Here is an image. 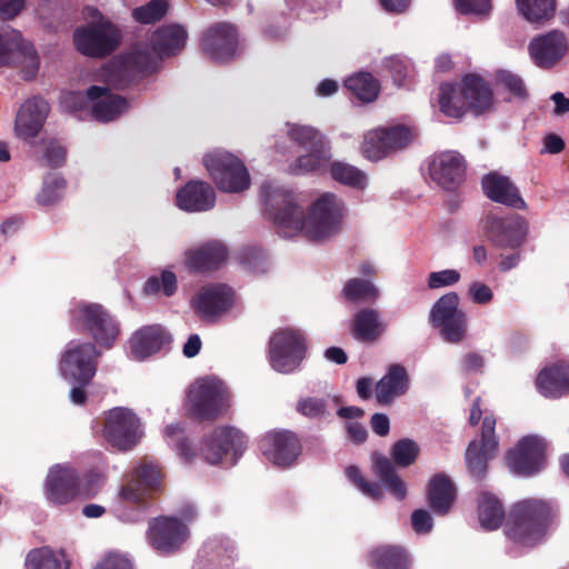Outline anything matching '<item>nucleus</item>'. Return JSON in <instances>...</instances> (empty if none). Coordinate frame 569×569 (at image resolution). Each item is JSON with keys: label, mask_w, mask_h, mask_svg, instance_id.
<instances>
[{"label": "nucleus", "mask_w": 569, "mask_h": 569, "mask_svg": "<svg viewBox=\"0 0 569 569\" xmlns=\"http://www.w3.org/2000/svg\"><path fill=\"white\" fill-rule=\"evenodd\" d=\"M478 518L488 531L498 529L505 520V533L513 543L533 548L542 543L560 522L556 502L540 498H526L511 505L508 513L498 497L482 491L478 499Z\"/></svg>", "instance_id": "f257e3e1"}, {"label": "nucleus", "mask_w": 569, "mask_h": 569, "mask_svg": "<svg viewBox=\"0 0 569 569\" xmlns=\"http://www.w3.org/2000/svg\"><path fill=\"white\" fill-rule=\"evenodd\" d=\"M266 216L284 234L303 233L310 241H322L339 232L343 204L333 193H325L311 206L308 216L292 192L264 183L261 187Z\"/></svg>", "instance_id": "f03ea898"}, {"label": "nucleus", "mask_w": 569, "mask_h": 569, "mask_svg": "<svg viewBox=\"0 0 569 569\" xmlns=\"http://www.w3.org/2000/svg\"><path fill=\"white\" fill-rule=\"evenodd\" d=\"M101 481V476L94 470L81 476L71 466L56 465L46 479V498L54 506L68 505L77 499H90L99 492Z\"/></svg>", "instance_id": "7ed1b4c3"}, {"label": "nucleus", "mask_w": 569, "mask_h": 569, "mask_svg": "<svg viewBox=\"0 0 569 569\" xmlns=\"http://www.w3.org/2000/svg\"><path fill=\"white\" fill-rule=\"evenodd\" d=\"M186 403L190 417L199 421H213L229 408V392L219 378L201 377L189 387Z\"/></svg>", "instance_id": "20e7f679"}, {"label": "nucleus", "mask_w": 569, "mask_h": 569, "mask_svg": "<svg viewBox=\"0 0 569 569\" xmlns=\"http://www.w3.org/2000/svg\"><path fill=\"white\" fill-rule=\"evenodd\" d=\"M72 327L80 333L89 335L97 346L112 348L120 326L109 310L100 303L79 302L70 313Z\"/></svg>", "instance_id": "39448f33"}, {"label": "nucleus", "mask_w": 569, "mask_h": 569, "mask_svg": "<svg viewBox=\"0 0 569 569\" xmlns=\"http://www.w3.org/2000/svg\"><path fill=\"white\" fill-rule=\"evenodd\" d=\"M181 518L161 516L149 521L147 532L149 543L161 553H172L181 548L189 537V528L184 523L196 518V510L187 506L180 511Z\"/></svg>", "instance_id": "423d86ee"}, {"label": "nucleus", "mask_w": 569, "mask_h": 569, "mask_svg": "<svg viewBox=\"0 0 569 569\" xmlns=\"http://www.w3.org/2000/svg\"><path fill=\"white\" fill-rule=\"evenodd\" d=\"M101 351L94 342L70 341L60 359L61 375L81 386H88L96 376Z\"/></svg>", "instance_id": "0eeeda50"}, {"label": "nucleus", "mask_w": 569, "mask_h": 569, "mask_svg": "<svg viewBox=\"0 0 569 569\" xmlns=\"http://www.w3.org/2000/svg\"><path fill=\"white\" fill-rule=\"evenodd\" d=\"M203 164L219 190L238 193L250 187L243 161L230 152L217 151L203 157Z\"/></svg>", "instance_id": "6e6552de"}, {"label": "nucleus", "mask_w": 569, "mask_h": 569, "mask_svg": "<svg viewBox=\"0 0 569 569\" xmlns=\"http://www.w3.org/2000/svg\"><path fill=\"white\" fill-rule=\"evenodd\" d=\"M418 138L415 124H395L369 131L362 142V154L369 160H380L391 152L400 151Z\"/></svg>", "instance_id": "1a4fd4ad"}, {"label": "nucleus", "mask_w": 569, "mask_h": 569, "mask_svg": "<svg viewBox=\"0 0 569 569\" xmlns=\"http://www.w3.org/2000/svg\"><path fill=\"white\" fill-rule=\"evenodd\" d=\"M460 298L451 291L441 296L431 307L429 322L440 330L446 342L460 343L467 335V315L459 309Z\"/></svg>", "instance_id": "9d476101"}, {"label": "nucleus", "mask_w": 569, "mask_h": 569, "mask_svg": "<svg viewBox=\"0 0 569 569\" xmlns=\"http://www.w3.org/2000/svg\"><path fill=\"white\" fill-rule=\"evenodd\" d=\"M306 339L299 330L280 329L270 338V366L280 373L287 375L297 370L306 358Z\"/></svg>", "instance_id": "9b49d317"}, {"label": "nucleus", "mask_w": 569, "mask_h": 569, "mask_svg": "<svg viewBox=\"0 0 569 569\" xmlns=\"http://www.w3.org/2000/svg\"><path fill=\"white\" fill-rule=\"evenodd\" d=\"M157 58L148 50H132L113 59L106 68V79L118 89L153 73Z\"/></svg>", "instance_id": "f8f14e48"}, {"label": "nucleus", "mask_w": 569, "mask_h": 569, "mask_svg": "<svg viewBox=\"0 0 569 569\" xmlns=\"http://www.w3.org/2000/svg\"><path fill=\"white\" fill-rule=\"evenodd\" d=\"M162 483V472L158 465L144 462L132 471L130 479L119 492L121 503L137 506L139 509L147 507L152 493L158 491Z\"/></svg>", "instance_id": "ddd939ff"}, {"label": "nucleus", "mask_w": 569, "mask_h": 569, "mask_svg": "<svg viewBox=\"0 0 569 569\" xmlns=\"http://www.w3.org/2000/svg\"><path fill=\"white\" fill-rule=\"evenodd\" d=\"M77 50L88 57H107L119 43V32L110 21L77 28L73 33Z\"/></svg>", "instance_id": "4468645a"}, {"label": "nucleus", "mask_w": 569, "mask_h": 569, "mask_svg": "<svg viewBox=\"0 0 569 569\" xmlns=\"http://www.w3.org/2000/svg\"><path fill=\"white\" fill-rule=\"evenodd\" d=\"M483 229L495 247L517 250L527 239L528 222L516 213L506 217L489 214L485 219Z\"/></svg>", "instance_id": "2eb2a0df"}, {"label": "nucleus", "mask_w": 569, "mask_h": 569, "mask_svg": "<svg viewBox=\"0 0 569 569\" xmlns=\"http://www.w3.org/2000/svg\"><path fill=\"white\" fill-rule=\"evenodd\" d=\"M139 419L127 408H113L106 413L102 435L119 451L132 449L139 441Z\"/></svg>", "instance_id": "dca6fc26"}, {"label": "nucleus", "mask_w": 569, "mask_h": 569, "mask_svg": "<svg viewBox=\"0 0 569 569\" xmlns=\"http://www.w3.org/2000/svg\"><path fill=\"white\" fill-rule=\"evenodd\" d=\"M246 447L247 438L240 430L229 426H220L214 428L209 436L203 437L199 455L208 463L216 465L230 452L234 457L241 455Z\"/></svg>", "instance_id": "f3484780"}, {"label": "nucleus", "mask_w": 569, "mask_h": 569, "mask_svg": "<svg viewBox=\"0 0 569 569\" xmlns=\"http://www.w3.org/2000/svg\"><path fill=\"white\" fill-rule=\"evenodd\" d=\"M546 441L538 436H526L508 452V467L516 475L531 477L546 463Z\"/></svg>", "instance_id": "a211bd4d"}, {"label": "nucleus", "mask_w": 569, "mask_h": 569, "mask_svg": "<svg viewBox=\"0 0 569 569\" xmlns=\"http://www.w3.org/2000/svg\"><path fill=\"white\" fill-rule=\"evenodd\" d=\"M496 419L486 416L481 426V440H472L466 450L465 459L469 473L477 480H482L487 472L488 460L491 459L498 448L496 436Z\"/></svg>", "instance_id": "6ab92c4d"}, {"label": "nucleus", "mask_w": 569, "mask_h": 569, "mask_svg": "<svg viewBox=\"0 0 569 569\" xmlns=\"http://www.w3.org/2000/svg\"><path fill=\"white\" fill-rule=\"evenodd\" d=\"M234 301V291L227 284L214 283L202 287L192 298L191 306L203 321H216L229 311Z\"/></svg>", "instance_id": "aec40b11"}, {"label": "nucleus", "mask_w": 569, "mask_h": 569, "mask_svg": "<svg viewBox=\"0 0 569 569\" xmlns=\"http://www.w3.org/2000/svg\"><path fill=\"white\" fill-rule=\"evenodd\" d=\"M259 449L271 463L289 467L300 455L301 442L292 431L273 430L259 440Z\"/></svg>", "instance_id": "412c9836"}, {"label": "nucleus", "mask_w": 569, "mask_h": 569, "mask_svg": "<svg viewBox=\"0 0 569 569\" xmlns=\"http://www.w3.org/2000/svg\"><path fill=\"white\" fill-rule=\"evenodd\" d=\"M200 46L202 51L214 61H230L238 48V31L228 22L211 24L202 34Z\"/></svg>", "instance_id": "4be33fe9"}, {"label": "nucleus", "mask_w": 569, "mask_h": 569, "mask_svg": "<svg viewBox=\"0 0 569 569\" xmlns=\"http://www.w3.org/2000/svg\"><path fill=\"white\" fill-rule=\"evenodd\" d=\"M20 59L30 67L29 78H32L39 68V57L34 47L17 30L0 31V67L9 66Z\"/></svg>", "instance_id": "5701e85b"}, {"label": "nucleus", "mask_w": 569, "mask_h": 569, "mask_svg": "<svg viewBox=\"0 0 569 569\" xmlns=\"http://www.w3.org/2000/svg\"><path fill=\"white\" fill-rule=\"evenodd\" d=\"M228 248L219 240H210L186 252V267L191 273L219 270L228 259Z\"/></svg>", "instance_id": "b1692460"}, {"label": "nucleus", "mask_w": 569, "mask_h": 569, "mask_svg": "<svg viewBox=\"0 0 569 569\" xmlns=\"http://www.w3.org/2000/svg\"><path fill=\"white\" fill-rule=\"evenodd\" d=\"M567 38L560 30H551L546 34L535 37L529 44L533 62L543 69H550L566 54Z\"/></svg>", "instance_id": "393cba45"}, {"label": "nucleus", "mask_w": 569, "mask_h": 569, "mask_svg": "<svg viewBox=\"0 0 569 569\" xmlns=\"http://www.w3.org/2000/svg\"><path fill=\"white\" fill-rule=\"evenodd\" d=\"M466 162L457 151H446L436 156L430 163V176L446 190H455L465 180Z\"/></svg>", "instance_id": "a878e982"}, {"label": "nucleus", "mask_w": 569, "mask_h": 569, "mask_svg": "<svg viewBox=\"0 0 569 569\" xmlns=\"http://www.w3.org/2000/svg\"><path fill=\"white\" fill-rule=\"evenodd\" d=\"M49 113V104L41 98L26 100L14 120L16 137L22 140L36 138L41 131Z\"/></svg>", "instance_id": "bb28decb"}, {"label": "nucleus", "mask_w": 569, "mask_h": 569, "mask_svg": "<svg viewBox=\"0 0 569 569\" xmlns=\"http://www.w3.org/2000/svg\"><path fill=\"white\" fill-rule=\"evenodd\" d=\"M481 187L486 197L493 202L515 209L526 208L518 187L507 176L496 171L489 172L482 177Z\"/></svg>", "instance_id": "cd10ccee"}, {"label": "nucleus", "mask_w": 569, "mask_h": 569, "mask_svg": "<svg viewBox=\"0 0 569 569\" xmlns=\"http://www.w3.org/2000/svg\"><path fill=\"white\" fill-rule=\"evenodd\" d=\"M170 342L171 336L162 326L150 325L141 327L131 336L129 347L136 360H144Z\"/></svg>", "instance_id": "c85d7f7f"}, {"label": "nucleus", "mask_w": 569, "mask_h": 569, "mask_svg": "<svg viewBox=\"0 0 569 569\" xmlns=\"http://www.w3.org/2000/svg\"><path fill=\"white\" fill-rule=\"evenodd\" d=\"M176 203L187 212L208 211L216 204V192L208 182L190 180L178 190Z\"/></svg>", "instance_id": "c756f323"}, {"label": "nucleus", "mask_w": 569, "mask_h": 569, "mask_svg": "<svg viewBox=\"0 0 569 569\" xmlns=\"http://www.w3.org/2000/svg\"><path fill=\"white\" fill-rule=\"evenodd\" d=\"M457 499L453 481L443 472L433 475L427 485L426 500L428 507L437 516L448 515Z\"/></svg>", "instance_id": "7c9ffc66"}, {"label": "nucleus", "mask_w": 569, "mask_h": 569, "mask_svg": "<svg viewBox=\"0 0 569 569\" xmlns=\"http://www.w3.org/2000/svg\"><path fill=\"white\" fill-rule=\"evenodd\" d=\"M87 97L92 102L91 116L97 121H112L127 107V100L119 94H112L108 87L91 86L87 89Z\"/></svg>", "instance_id": "2f4dec72"}, {"label": "nucleus", "mask_w": 569, "mask_h": 569, "mask_svg": "<svg viewBox=\"0 0 569 569\" xmlns=\"http://www.w3.org/2000/svg\"><path fill=\"white\" fill-rule=\"evenodd\" d=\"M469 110L473 116L489 112L495 102L493 92L489 83L476 73H467L460 80Z\"/></svg>", "instance_id": "473e14b6"}, {"label": "nucleus", "mask_w": 569, "mask_h": 569, "mask_svg": "<svg viewBox=\"0 0 569 569\" xmlns=\"http://www.w3.org/2000/svg\"><path fill=\"white\" fill-rule=\"evenodd\" d=\"M410 385L407 369L400 363L389 366L386 375L376 383V399L381 406H389L403 396Z\"/></svg>", "instance_id": "72a5a7b5"}, {"label": "nucleus", "mask_w": 569, "mask_h": 569, "mask_svg": "<svg viewBox=\"0 0 569 569\" xmlns=\"http://www.w3.org/2000/svg\"><path fill=\"white\" fill-rule=\"evenodd\" d=\"M187 30L180 24H166L159 27L151 36L152 50L160 58L179 54L187 42Z\"/></svg>", "instance_id": "f704fd0d"}, {"label": "nucleus", "mask_w": 569, "mask_h": 569, "mask_svg": "<svg viewBox=\"0 0 569 569\" xmlns=\"http://www.w3.org/2000/svg\"><path fill=\"white\" fill-rule=\"evenodd\" d=\"M387 329L380 312L372 308L360 309L352 318L350 331L352 337L366 343L376 342Z\"/></svg>", "instance_id": "c9c22d12"}, {"label": "nucleus", "mask_w": 569, "mask_h": 569, "mask_svg": "<svg viewBox=\"0 0 569 569\" xmlns=\"http://www.w3.org/2000/svg\"><path fill=\"white\" fill-rule=\"evenodd\" d=\"M536 383L546 397H559L569 392V365L559 361L542 369L537 376Z\"/></svg>", "instance_id": "e433bc0d"}, {"label": "nucleus", "mask_w": 569, "mask_h": 569, "mask_svg": "<svg viewBox=\"0 0 569 569\" xmlns=\"http://www.w3.org/2000/svg\"><path fill=\"white\" fill-rule=\"evenodd\" d=\"M368 562L373 569H410L407 550L397 545H381L368 553Z\"/></svg>", "instance_id": "4c0bfd02"}, {"label": "nucleus", "mask_w": 569, "mask_h": 569, "mask_svg": "<svg viewBox=\"0 0 569 569\" xmlns=\"http://www.w3.org/2000/svg\"><path fill=\"white\" fill-rule=\"evenodd\" d=\"M438 103L440 111L450 118L461 119L470 112L460 82L441 83L439 87Z\"/></svg>", "instance_id": "58836bf2"}, {"label": "nucleus", "mask_w": 569, "mask_h": 569, "mask_svg": "<svg viewBox=\"0 0 569 569\" xmlns=\"http://www.w3.org/2000/svg\"><path fill=\"white\" fill-rule=\"evenodd\" d=\"M373 472L395 498L398 500L406 498V485L397 475L392 462L387 457L382 455H376L373 457Z\"/></svg>", "instance_id": "ea45409f"}, {"label": "nucleus", "mask_w": 569, "mask_h": 569, "mask_svg": "<svg viewBox=\"0 0 569 569\" xmlns=\"http://www.w3.org/2000/svg\"><path fill=\"white\" fill-rule=\"evenodd\" d=\"M345 86L362 102L376 100L380 91L379 81L369 72H359L349 77Z\"/></svg>", "instance_id": "a19ab883"}, {"label": "nucleus", "mask_w": 569, "mask_h": 569, "mask_svg": "<svg viewBox=\"0 0 569 569\" xmlns=\"http://www.w3.org/2000/svg\"><path fill=\"white\" fill-rule=\"evenodd\" d=\"M330 153L327 147L308 150L307 154L300 156L290 164V172L303 174L315 171H322L330 161Z\"/></svg>", "instance_id": "79ce46f5"}, {"label": "nucleus", "mask_w": 569, "mask_h": 569, "mask_svg": "<svg viewBox=\"0 0 569 569\" xmlns=\"http://www.w3.org/2000/svg\"><path fill=\"white\" fill-rule=\"evenodd\" d=\"M522 17L532 23H542L555 16V0H516Z\"/></svg>", "instance_id": "37998d69"}, {"label": "nucleus", "mask_w": 569, "mask_h": 569, "mask_svg": "<svg viewBox=\"0 0 569 569\" xmlns=\"http://www.w3.org/2000/svg\"><path fill=\"white\" fill-rule=\"evenodd\" d=\"M62 558L49 547L36 548L27 553L24 569H69Z\"/></svg>", "instance_id": "c03bdc74"}, {"label": "nucleus", "mask_w": 569, "mask_h": 569, "mask_svg": "<svg viewBox=\"0 0 569 569\" xmlns=\"http://www.w3.org/2000/svg\"><path fill=\"white\" fill-rule=\"evenodd\" d=\"M341 295L350 302H373L379 297V290L369 280L352 278L346 282Z\"/></svg>", "instance_id": "a18cd8bd"}, {"label": "nucleus", "mask_w": 569, "mask_h": 569, "mask_svg": "<svg viewBox=\"0 0 569 569\" xmlns=\"http://www.w3.org/2000/svg\"><path fill=\"white\" fill-rule=\"evenodd\" d=\"M331 178L342 184L362 189L366 186L365 173L355 166L342 161H333L329 166Z\"/></svg>", "instance_id": "49530a36"}, {"label": "nucleus", "mask_w": 569, "mask_h": 569, "mask_svg": "<svg viewBox=\"0 0 569 569\" xmlns=\"http://www.w3.org/2000/svg\"><path fill=\"white\" fill-rule=\"evenodd\" d=\"M169 10L168 0H150L132 10V18L141 24H153L166 17Z\"/></svg>", "instance_id": "de8ad7c7"}, {"label": "nucleus", "mask_w": 569, "mask_h": 569, "mask_svg": "<svg viewBox=\"0 0 569 569\" xmlns=\"http://www.w3.org/2000/svg\"><path fill=\"white\" fill-rule=\"evenodd\" d=\"M289 138L306 150L327 147L323 136L309 126L295 124L289 129Z\"/></svg>", "instance_id": "09e8293b"}, {"label": "nucleus", "mask_w": 569, "mask_h": 569, "mask_svg": "<svg viewBox=\"0 0 569 569\" xmlns=\"http://www.w3.org/2000/svg\"><path fill=\"white\" fill-rule=\"evenodd\" d=\"M66 180L59 174H48L44 178L41 191L37 194V202L41 206H52L62 197L66 189Z\"/></svg>", "instance_id": "8fccbe9b"}, {"label": "nucleus", "mask_w": 569, "mask_h": 569, "mask_svg": "<svg viewBox=\"0 0 569 569\" xmlns=\"http://www.w3.org/2000/svg\"><path fill=\"white\" fill-rule=\"evenodd\" d=\"M383 66L398 87L407 84V82H409L412 78V64L410 60L405 57H388L385 59Z\"/></svg>", "instance_id": "3c124183"}, {"label": "nucleus", "mask_w": 569, "mask_h": 569, "mask_svg": "<svg viewBox=\"0 0 569 569\" xmlns=\"http://www.w3.org/2000/svg\"><path fill=\"white\" fill-rule=\"evenodd\" d=\"M177 289V277L172 271L169 270L162 271L160 278L150 277L143 286V291L147 295H156L162 291L166 297H171L174 295Z\"/></svg>", "instance_id": "603ef678"}, {"label": "nucleus", "mask_w": 569, "mask_h": 569, "mask_svg": "<svg viewBox=\"0 0 569 569\" xmlns=\"http://www.w3.org/2000/svg\"><path fill=\"white\" fill-rule=\"evenodd\" d=\"M418 445L408 438L396 441L391 449V456L395 463L403 468L411 466L418 458Z\"/></svg>", "instance_id": "864d4df0"}, {"label": "nucleus", "mask_w": 569, "mask_h": 569, "mask_svg": "<svg viewBox=\"0 0 569 569\" xmlns=\"http://www.w3.org/2000/svg\"><path fill=\"white\" fill-rule=\"evenodd\" d=\"M346 476L362 493L378 500L382 497V488L377 482L367 481L357 466L346 468Z\"/></svg>", "instance_id": "5fc2aeb1"}, {"label": "nucleus", "mask_w": 569, "mask_h": 569, "mask_svg": "<svg viewBox=\"0 0 569 569\" xmlns=\"http://www.w3.org/2000/svg\"><path fill=\"white\" fill-rule=\"evenodd\" d=\"M296 410L309 419H321L327 413V402L318 397H305L297 401Z\"/></svg>", "instance_id": "6e6d98bb"}, {"label": "nucleus", "mask_w": 569, "mask_h": 569, "mask_svg": "<svg viewBox=\"0 0 569 569\" xmlns=\"http://www.w3.org/2000/svg\"><path fill=\"white\" fill-rule=\"evenodd\" d=\"M496 78L497 81L516 98L526 99L528 97L525 82L519 76L507 70H501L497 72Z\"/></svg>", "instance_id": "4d7b16f0"}, {"label": "nucleus", "mask_w": 569, "mask_h": 569, "mask_svg": "<svg viewBox=\"0 0 569 569\" xmlns=\"http://www.w3.org/2000/svg\"><path fill=\"white\" fill-rule=\"evenodd\" d=\"M46 149L43 152V160L46 164L51 168H58L64 164L67 150L56 139H41Z\"/></svg>", "instance_id": "13d9d810"}, {"label": "nucleus", "mask_w": 569, "mask_h": 569, "mask_svg": "<svg viewBox=\"0 0 569 569\" xmlns=\"http://www.w3.org/2000/svg\"><path fill=\"white\" fill-rule=\"evenodd\" d=\"M460 280V273L455 269H446L442 271H435L429 274L428 287L430 289H438L457 283Z\"/></svg>", "instance_id": "bf43d9fd"}, {"label": "nucleus", "mask_w": 569, "mask_h": 569, "mask_svg": "<svg viewBox=\"0 0 569 569\" xmlns=\"http://www.w3.org/2000/svg\"><path fill=\"white\" fill-rule=\"evenodd\" d=\"M455 3L462 14H486L491 9L490 0H455Z\"/></svg>", "instance_id": "052dcab7"}, {"label": "nucleus", "mask_w": 569, "mask_h": 569, "mask_svg": "<svg viewBox=\"0 0 569 569\" xmlns=\"http://www.w3.org/2000/svg\"><path fill=\"white\" fill-rule=\"evenodd\" d=\"M411 525L417 533H428L433 527V520L427 510L416 509L411 513Z\"/></svg>", "instance_id": "680f3d73"}, {"label": "nucleus", "mask_w": 569, "mask_h": 569, "mask_svg": "<svg viewBox=\"0 0 569 569\" xmlns=\"http://www.w3.org/2000/svg\"><path fill=\"white\" fill-rule=\"evenodd\" d=\"M468 292L471 300L479 305H486L493 298L491 289L487 284L479 281L472 282Z\"/></svg>", "instance_id": "e2e57ef3"}, {"label": "nucleus", "mask_w": 569, "mask_h": 569, "mask_svg": "<svg viewBox=\"0 0 569 569\" xmlns=\"http://www.w3.org/2000/svg\"><path fill=\"white\" fill-rule=\"evenodd\" d=\"M93 569H133L128 558L119 553H109Z\"/></svg>", "instance_id": "0e129e2a"}, {"label": "nucleus", "mask_w": 569, "mask_h": 569, "mask_svg": "<svg viewBox=\"0 0 569 569\" xmlns=\"http://www.w3.org/2000/svg\"><path fill=\"white\" fill-rule=\"evenodd\" d=\"M461 367L465 372L481 373L485 367V358L477 352H468L463 356Z\"/></svg>", "instance_id": "69168bd1"}, {"label": "nucleus", "mask_w": 569, "mask_h": 569, "mask_svg": "<svg viewBox=\"0 0 569 569\" xmlns=\"http://www.w3.org/2000/svg\"><path fill=\"white\" fill-rule=\"evenodd\" d=\"M240 259L250 269H256L260 262H264V253L259 248H247L241 251Z\"/></svg>", "instance_id": "338daca9"}, {"label": "nucleus", "mask_w": 569, "mask_h": 569, "mask_svg": "<svg viewBox=\"0 0 569 569\" xmlns=\"http://www.w3.org/2000/svg\"><path fill=\"white\" fill-rule=\"evenodd\" d=\"M87 101H89L87 92L82 93L80 91H70L63 96V103L67 108L73 111L82 110L86 107Z\"/></svg>", "instance_id": "774afa93"}]
</instances>
